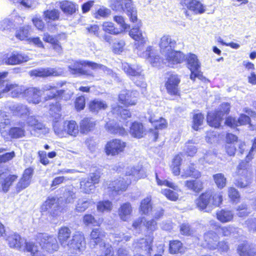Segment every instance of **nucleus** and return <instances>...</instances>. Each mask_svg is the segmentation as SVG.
Instances as JSON below:
<instances>
[{
    "label": "nucleus",
    "mask_w": 256,
    "mask_h": 256,
    "mask_svg": "<svg viewBox=\"0 0 256 256\" xmlns=\"http://www.w3.org/2000/svg\"><path fill=\"white\" fill-rule=\"evenodd\" d=\"M58 84H48L42 86V90L36 88L25 89L24 96L27 98L30 102L37 104L40 102V96L46 92V100L60 96L64 93L63 90H58Z\"/></svg>",
    "instance_id": "1"
},
{
    "label": "nucleus",
    "mask_w": 256,
    "mask_h": 256,
    "mask_svg": "<svg viewBox=\"0 0 256 256\" xmlns=\"http://www.w3.org/2000/svg\"><path fill=\"white\" fill-rule=\"evenodd\" d=\"M126 174L125 178H120V180H117L110 183L107 188V190L108 192H110V196L113 197L118 194L120 190L123 192L126 190L128 186L131 182V180L128 179V176H131L134 180L145 176L143 170L139 168L136 169L134 168H132L130 170H126Z\"/></svg>",
    "instance_id": "2"
},
{
    "label": "nucleus",
    "mask_w": 256,
    "mask_h": 256,
    "mask_svg": "<svg viewBox=\"0 0 256 256\" xmlns=\"http://www.w3.org/2000/svg\"><path fill=\"white\" fill-rule=\"evenodd\" d=\"M10 124V120L4 112H0V132L2 136L4 138H8L10 136L12 138H19L25 136L26 125L24 122H20L18 124L19 126H14L10 129H6Z\"/></svg>",
    "instance_id": "3"
},
{
    "label": "nucleus",
    "mask_w": 256,
    "mask_h": 256,
    "mask_svg": "<svg viewBox=\"0 0 256 256\" xmlns=\"http://www.w3.org/2000/svg\"><path fill=\"white\" fill-rule=\"evenodd\" d=\"M88 66L94 70L102 71L106 74H110L111 70L104 66L98 64L90 61L85 60H72V62L68 65V70L72 74L76 76L86 75L94 77L92 74L88 72L83 68V66Z\"/></svg>",
    "instance_id": "4"
},
{
    "label": "nucleus",
    "mask_w": 256,
    "mask_h": 256,
    "mask_svg": "<svg viewBox=\"0 0 256 256\" xmlns=\"http://www.w3.org/2000/svg\"><path fill=\"white\" fill-rule=\"evenodd\" d=\"M122 68L128 75L131 76L132 80L136 85L140 88L142 93L144 94L146 90L147 84L144 80V76L142 74L141 67L124 62L122 64Z\"/></svg>",
    "instance_id": "5"
},
{
    "label": "nucleus",
    "mask_w": 256,
    "mask_h": 256,
    "mask_svg": "<svg viewBox=\"0 0 256 256\" xmlns=\"http://www.w3.org/2000/svg\"><path fill=\"white\" fill-rule=\"evenodd\" d=\"M248 162L242 160L237 166L238 176L235 184L238 188H244L249 186L252 181V172L248 169Z\"/></svg>",
    "instance_id": "6"
},
{
    "label": "nucleus",
    "mask_w": 256,
    "mask_h": 256,
    "mask_svg": "<svg viewBox=\"0 0 256 256\" xmlns=\"http://www.w3.org/2000/svg\"><path fill=\"white\" fill-rule=\"evenodd\" d=\"M36 238L43 250L53 253L58 250L59 246L54 236L40 233L37 234Z\"/></svg>",
    "instance_id": "7"
},
{
    "label": "nucleus",
    "mask_w": 256,
    "mask_h": 256,
    "mask_svg": "<svg viewBox=\"0 0 256 256\" xmlns=\"http://www.w3.org/2000/svg\"><path fill=\"white\" fill-rule=\"evenodd\" d=\"M230 110L228 103L222 104L218 110L214 112H208L207 116V122L211 126L218 128L220 126V122L225 114H228Z\"/></svg>",
    "instance_id": "8"
},
{
    "label": "nucleus",
    "mask_w": 256,
    "mask_h": 256,
    "mask_svg": "<svg viewBox=\"0 0 256 256\" xmlns=\"http://www.w3.org/2000/svg\"><path fill=\"white\" fill-rule=\"evenodd\" d=\"M25 89V87L22 85H18L6 80L2 79L0 81V90H2L3 94L9 92V94L12 98L24 96Z\"/></svg>",
    "instance_id": "9"
},
{
    "label": "nucleus",
    "mask_w": 256,
    "mask_h": 256,
    "mask_svg": "<svg viewBox=\"0 0 256 256\" xmlns=\"http://www.w3.org/2000/svg\"><path fill=\"white\" fill-rule=\"evenodd\" d=\"M50 114L55 120L53 124L54 130L55 134L60 137H66V129L64 126V122L62 124L58 122V120L60 117V107L58 102L50 105Z\"/></svg>",
    "instance_id": "10"
},
{
    "label": "nucleus",
    "mask_w": 256,
    "mask_h": 256,
    "mask_svg": "<svg viewBox=\"0 0 256 256\" xmlns=\"http://www.w3.org/2000/svg\"><path fill=\"white\" fill-rule=\"evenodd\" d=\"M112 8L116 11L126 12L132 22L137 20L136 11L132 6L131 0H116Z\"/></svg>",
    "instance_id": "11"
},
{
    "label": "nucleus",
    "mask_w": 256,
    "mask_h": 256,
    "mask_svg": "<svg viewBox=\"0 0 256 256\" xmlns=\"http://www.w3.org/2000/svg\"><path fill=\"white\" fill-rule=\"evenodd\" d=\"M66 247L73 252H82L85 250L86 242L82 233L76 232L72 239L68 241Z\"/></svg>",
    "instance_id": "12"
},
{
    "label": "nucleus",
    "mask_w": 256,
    "mask_h": 256,
    "mask_svg": "<svg viewBox=\"0 0 256 256\" xmlns=\"http://www.w3.org/2000/svg\"><path fill=\"white\" fill-rule=\"evenodd\" d=\"M126 146L125 142L120 139H113L106 145V153L108 156H116L122 152Z\"/></svg>",
    "instance_id": "13"
},
{
    "label": "nucleus",
    "mask_w": 256,
    "mask_h": 256,
    "mask_svg": "<svg viewBox=\"0 0 256 256\" xmlns=\"http://www.w3.org/2000/svg\"><path fill=\"white\" fill-rule=\"evenodd\" d=\"M164 64L170 67L174 65L182 62L186 58V56L180 51H175L174 50L164 56Z\"/></svg>",
    "instance_id": "14"
},
{
    "label": "nucleus",
    "mask_w": 256,
    "mask_h": 256,
    "mask_svg": "<svg viewBox=\"0 0 256 256\" xmlns=\"http://www.w3.org/2000/svg\"><path fill=\"white\" fill-rule=\"evenodd\" d=\"M30 59L26 54L20 52L14 51L6 54L4 58V62L8 65H16L27 62Z\"/></svg>",
    "instance_id": "15"
},
{
    "label": "nucleus",
    "mask_w": 256,
    "mask_h": 256,
    "mask_svg": "<svg viewBox=\"0 0 256 256\" xmlns=\"http://www.w3.org/2000/svg\"><path fill=\"white\" fill-rule=\"evenodd\" d=\"M6 108L14 116L23 117L30 114V109L26 104L20 103L8 102Z\"/></svg>",
    "instance_id": "16"
},
{
    "label": "nucleus",
    "mask_w": 256,
    "mask_h": 256,
    "mask_svg": "<svg viewBox=\"0 0 256 256\" xmlns=\"http://www.w3.org/2000/svg\"><path fill=\"white\" fill-rule=\"evenodd\" d=\"M180 82V78L177 74H171L168 78L165 84L167 92L172 96L179 94L178 84Z\"/></svg>",
    "instance_id": "17"
},
{
    "label": "nucleus",
    "mask_w": 256,
    "mask_h": 256,
    "mask_svg": "<svg viewBox=\"0 0 256 256\" xmlns=\"http://www.w3.org/2000/svg\"><path fill=\"white\" fill-rule=\"evenodd\" d=\"M136 92L124 90L121 92L119 95V101L121 104L126 106H134L137 102Z\"/></svg>",
    "instance_id": "18"
},
{
    "label": "nucleus",
    "mask_w": 256,
    "mask_h": 256,
    "mask_svg": "<svg viewBox=\"0 0 256 256\" xmlns=\"http://www.w3.org/2000/svg\"><path fill=\"white\" fill-rule=\"evenodd\" d=\"M204 242L202 246L208 248L210 250H214L217 248L218 236L216 233L210 231L204 234Z\"/></svg>",
    "instance_id": "19"
},
{
    "label": "nucleus",
    "mask_w": 256,
    "mask_h": 256,
    "mask_svg": "<svg viewBox=\"0 0 256 256\" xmlns=\"http://www.w3.org/2000/svg\"><path fill=\"white\" fill-rule=\"evenodd\" d=\"M6 240L8 242V244L10 248L19 250H24L26 240L22 238L19 234L12 232L6 236Z\"/></svg>",
    "instance_id": "20"
},
{
    "label": "nucleus",
    "mask_w": 256,
    "mask_h": 256,
    "mask_svg": "<svg viewBox=\"0 0 256 256\" xmlns=\"http://www.w3.org/2000/svg\"><path fill=\"white\" fill-rule=\"evenodd\" d=\"M176 45V41L172 40L170 36L168 35L163 36L159 43L162 54L164 56L166 53L170 52L174 50Z\"/></svg>",
    "instance_id": "21"
},
{
    "label": "nucleus",
    "mask_w": 256,
    "mask_h": 256,
    "mask_svg": "<svg viewBox=\"0 0 256 256\" xmlns=\"http://www.w3.org/2000/svg\"><path fill=\"white\" fill-rule=\"evenodd\" d=\"M212 192H210L202 194L199 198L196 200V203L197 207L201 210L208 212L207 208L211 207V197Z\"/></svg>",
    "instance_id": "22"
},
{
    "label": "nucleus",
    "mask_w": 256,
    "mask_h": 256,
    "mask_svg": "<svg viewBox=\"0 0 256 256\" xmlns=\"http://www.w3.org/2000/svg\"><path fill=\"white\" fill-rule=\"evenodd\" d=\"M141 56L148 58V61L154 66H161V64L164 62L158 55H156L153 52V48L152 46H149L146 48V50L142 54L138 53Z\"/></svg>",
    "instance_id": "23"
},
{
    "label": "nucleus",
    "mask_w": 256,
    "mask_h": 256,
    "mask_svg": "<svg viewBox=\"0 0 256 256\" xmlns=\"http://www.w3.org/2000/svg\"><path fill=\"white\" fill-rule=\"evenodd\" d=\"M154 240V236L152 235H148L146 236V238H141L136 243L135 247L141 249L146 252V254H150L152 249V243Z\"/></svg>",
    "instance_id": "24"
},
{
    "label": "nucleus",
    "mask_w": 256,
    "mask_h": 256,
    "mask_svg": "<svg viewBox=\"0 0 256 256\" xmlns=\"http://www.w3.org/2000/svg\"><path fill=\"white\" fill-rule=\"evenodd\" d=\"M250 122V118L244 114H241L238 120L231 116L226 118L225 124L231 128H236L239 126L246 125Z\"/></svg>",
    "instance_id": "25"
},
{
    "label": "nucleus",
    "mask_w": 256,
    "mask_h": 256,
    "mask_svg": "<svg viewBox=\"0 0 256 256\" xmlns=\"http://www.w3.org/2000/svg\"><path fill=\"white\" fill-rule=\"evenodd\" d=\"M132 212V208L128 202L122 204L118 210V216L124 222H127L130 219Z\"/></svg>",
    "instance_id": "26"
},
{
    "label": "nucleus",
    "mask_w": 256,
    "mask_h": 256,
    "mask_svg": "<svg viewBox=\"0 0 256 256\" xmlns=\"http://www.w3.org/2000/svg\"><path fill=\"white\" fill-rule=\"evenodd\" d=\"M90 246L94 248L96 245L103 242L102 238L105 237V232L102 231L99 228H96L92 230L90 234Z\"/></svg>",
    "instance_id": "27"
},
{
    "label": "nucleus",
    "mask_w": 256,
    "mask_h": 256,
    "mask_svg": "<svg viewBox=\"0 0 256 256\" xmlns=\"http://www.w3.org/2000/svg\"><path fill=\"white\" fill-rule=\"evenodd\" d=\"M72 231L70 228L66 226L61 227L58 233V238L62 246L66 248L68 240L70 238Z\"/></svg>",
    "instance_id": "28"
},
{
    "label": "nucleus",
    "mask_w": 256,
    "mask_h": 256,
    "mask_svg": "<svg viewBox=\"0 0 256 256\" xmlns=\"http://www.w3.org/2000/svg\"><path fill=\"white\" fill-rule=\"evenodd\" d=\"M130 134L134 138H140L146 134V130L140 122H134L130 128Z\"/></svg>",
    "instance_id": "29"
},
{
    "label": "nucleus",
    "mask_w": 256,
    "mask_h": 256,
    "mask_svg": "<svg viewBox=\"0 0 256 256\" xmlns=\"http://www.w3.org/2000/svg\"><path fill=\"white\" fill-rule=\"evenodd\" d=\"M129 34L132 38L141 44H144L147 41L148 38L146 33L142 32L138 26L132 28L129 32Z\"/></svg>",
    "instance_id": "30"
},
{
    "label": "nucleus",
    "mask_w": 256,
    "mask_h": 256,
    "mask_svg": "<svg viewBox=\"0 0 256 256\" xmlns=\"http://www.w3.org/2000/svg\"><path fill=\"white\" fill-rule=\"evenodd\" d=\"M18 176L16 175H8L6 173L0 174V180L2 183V190L4 192H7L10 186L16 180Z\"/></svg>",
    "instance_id": "31"
},
{
    "label": "nucleus",
    "mask_w": 256,
    "mask_h": 256,
    "mask_svg": "<svg viewBox=\"0 0 256 256\" xmlns=\"http://www.w3.org/2000/svg\"><path fill=\"white\" fill-rule=\"evenodd\" d=\"M56 4H58L62 10L66 14H72L78 10V6L71 2L64 0L57 2Z\"/></svg>",
    "instance_id": "32"
},
{
    "label": "nucleus",
    "mask_w": 256,
    "mask_h": 256,
    "mask_svg": "<svg viewBox=\"0 0 256 256\" xmlns=\"http://www.w3.org/2000/svg\"><path fill=\"white\" fill-rule=\"evenodd\" d=\"M234 216V214L233 212L226 208L222 209L216 212L217 219L222 223L232 221Z\"/></svg>",
    "instance_id": "33"
},
{
    "label": "nucleus",
    "mask_w": 256,
    "mask_h": 256,
    "mask_svg": "<svg viewBox=\"0 0 256 256\" xmlns=\"http://www.w3.org/2000/svg\"><path fill=\"white\" fill-rule=\"evenodd\" d=\"M187 190L198 193L203 189V182L200 180H188L184 182Z\"/></svg>",
    "instance_id": "34"
},
{
    "label": "nucleus",
    "mask_w": 256,
    "mask_h": 256,
    "mask_svg": "<svg viewBox=\"0 0 256 256\" xmlns=\"http://www.w3.org/2000/svg\"><path fill=\"white\" fill-rule=\"evenodd\" d=\"M188 9L192 12L194 14H202L204 12V6L197 0H192L186 4Z\"/></svg>",
    "instance_id": "35"
},
{
    "label": "nucleus",
    "mask_w": 256,
    "mask_h": 256,
    "mask_svg": "<svg viewBox=\"0 0 256 256\" xmlns=\"http://www.w3.org/2000/svg\"><path fill=\"white\" fill-rule=\"evenodd\" d=\"M89 108L93 112H98L100 110H104L108 107L106 102L99 98L92 100L89 104Z\"/></svg>",
    "instance_id": "36"
},
{
    "label": "nucleus",
    "mask_w": 256,
    "mask_h": 256,
    "mask_svg": "<svg viewBox=\"0 0 256 256\" xmlns=\"http://www.w3.org/2000/svg\"><path fill=\"white\" fill-rule=\"evenodd\" d=\"M64 126L66 129V137L68 136H76L78 134V126L76 122L74 120L64 122Z\"/></svg>",
    "instance_id": "37"
},
{
    "label": "nucleus",
    "mask_w": 256,
    "mask_h": 256,
    "mask_svg": "<svg viewBox=\"0 0 256 256\" xmlns=\"http://www.w3.org/2000/svg\"><path fill=\"white\" fill-rule=\"evenodd\" d=\"M94 204V202L92 200L86 198H79L76 202L75 210L78 212H82Z\"/></svg>",
    "instance_id": "38"
},
{
    "label": "nucleus",
    "mask_w": 256,
    "mask_h": 256,
    "mask_svg": "<svg viewBox=\"0 0 256 256\" xmlns=\"http://www.w3.org/2000/svg\"><path fill=\"white\" fill-rule=\"evenodd\" d=\"M24 250L30 252L32 256H45L43 252L40 250L38 246L32 242H26Z\"/></svg>",
    "instance_id": "39"
},
{
    "label": "nucleus",
    "mask_w": 256,
    "mask_h": 256,
    "mask_svg": "<svg viewBox=\"0 0 256 256\" xmlns=\"http://www.w3.org/2000/svg\"><path fill=\"white\" fill-rule=\"evenodd\" d=\"M186 60L187 66L190 70H200V63L196 54H190L186 56Z\"/></svg>",
    "instance_id": "40"
},
{
    "label": "nucleus",
    "mask_w": 256,
    "mask_h": 256,
    "mask_svg": "<svg viewBox=\"0 0 256 256\" xmlns=\"http://www.w3.org/2000/svg\"><path fill=\"white\" fill-rule=\"evenodd\" d=\"M200 172L196 170L193 165L184 168L181 175L182 178L192 177L196 179L200 178Z\"/></svg>",
    "instance_id": "41"
},
{
    "label": "nucleus",
    "mask_w": 256,
    "mask_h": 256,
    "mask_svg": "<svg viewBox=\"0 0 256 256\" xmlns=\"http://www.w3.org/2000/svg\"><path fill=\"white\" fill-rule=\"evenodd\" d=\"M31 74L36 76L46 77L50 76H57L58 72L52 68H40L32 71Z\"/></svg>",
    "instance_id": "42"
},
{
    "label": "nucleus",
    "mask_w": 256,
    "mask_h": 256,
    "mask_svg": "<svg viewBox=\"0 0 256 256\" xmlns=\"http://www.w3.org/2000/svg\"><path fill=\"white\" fill-rule=\"evenodd\" d=\"M151 197L148 196L141 202L140 212L142 214L150 215L153 208L151 204Z\"/></svg>",
    "instance_id": "43"
},
{
    "label": "nucleus",
    "mask_w": 256,
    "mask_h": 256,
    "mask_svg": "<svg viewBox=\"0 0 256 256\" xmlns=\"http://www.w3.org/2000/svg\"><path fill=\"white\" fill-rule=\"evenodd\" d=\"M106 128L108 132L113 134H118L123 136L126 134L124 128L118 125L114 124L113 122H107L106 124Z\"/></svg>",
    "instance_id": "44"
},
{
    "label": "nucleus",
    "mask_w": 256,
    "mask_h": 256,
    "mask_svg": "<svg viewBox=\"0 0 256 256\" xmlns=\"http://www.w3.org/2000/svg\"><path fill=\"white\" fill-rule=\"evenodd\" d=\"M110 238L114 242L117 244L122 242L124 243L129 241L131 238V236L128 234H125L122 232H116L110 234Z\"/></svg>",
    "instance_id": "45"
},
{
    "label": "nucleus",
    "mask_w": 256,
    "mask_h": 256,
    "mask_svg": "<svg viewBox=\"0 0 256 256\" xmlns=\"http://www.w3.org/2000/svg\"><path fill=\"white\" fill-rule=\"evenodd\" d=\"M28 124L33 128L34 130H42V132H47L46 128L44 126L33 116H28L27 120Z\"/></svg>",
    "instance_id": "46"
},
{
    "label": "nucleus",
    "mask_w": 256,
    "mask_h": 256,
    "mask_svg": "<svg viewBox=\"0 0 256 256\" xmlns=\"http://www.w3.org/2000/svg\"><path fill=\"white\" fill-rule=\"evenodd\" d=\"M44 20L48 22L50 20H56L60 17V12L55 8L52 10L48 9L43 12Z\"/></svg>",
    "instance_id": "47"
},
{
    "label": "nucleus",
    "mask_w": 256,
    "mask_h": 256,
    "mask_svg": "<svg viewBox=\"0 0 256 256\" xmlns=\"http://www.w3.org/2000/svg\"><path fill=\"white\" fill-rule=\"evenodd\" d=\"M237 250L240 256H256V252L247 244L238 245Z\"/></svg>",
    "instance_id": "48"
},
{
    "label": "nucleus",
    "mask_w": 256,
    "mask_h": 256,
    "mask_svg": "<svg viewBox=\"0 0 256 256\" xmlns=\"http://www.w3.org/2000/svg\"><path fill=\"white\" fill-rule=\"evenodd\" d=\"M238 229L232 225L220 227L218 232L224 236H234L238 232Z\"/></svg>",
    "instance_id": "49"
},
{
    "label": "nucleus",
    "mask_w": 256,
    "mask_h": 256,
    "mask_svg": "<svg viewBox=\"0 0 256 256\" xmlns=\"http://www.w3.org/2000/svg\"><path fill=\"white\" fill-rule=\"evenodd\" d=\"M149 122L154 126L156 130H162L166 127V122L165 119L162 118H156L155 116H150L148 118Z\"/></svg>",
    "instance_id": "50"
},
{
    "label": "nucleus",
    "mask_w": 256,
    "mask_h": 256,
    "mask_svg": "<svg viewBox=\"0 0 256 256\" xmlns=\"http://www.w3.org/2000/svg\"><path fill=\"white\" fill-rule=\"evenodd\" d=\"M102 26L104 31L112 34H118L122 31V29L115 28L114 24L110 22H104Z\"/></svg>",
    "instance_id": "51"
},
{
    "label": "nucleus",
    "mask_w": 256,
    "mask_h": 256,
    "mask_svg": "<svg viewBox=\"0 0 256 256\" xmlns=\"http://www.w3.org/2000/svg\"><path fill=\"white\" fill-rule=\"evenodd\" d=\"M80 189L86 194L92 192L95 189V186L90 181L89 178H85L80 182Z\"/></svg>",
    "instance_id": "52"
},
{
    "label": "nucleus",
    "mask_w": 256,
    "mask_h": 256,
    "mask_svg": "<svg viewBox=\"0 0 256 256\" xmlns=\"http://www.w3.org/2000/svg\"><path fill=\"white\" fill-rule=\"evenodd\" d=\"M58 206V200L54 196H49L41 206L43 212L48 210L50 208H55Z\"/></svg>",
    "instance_id": "53"
},
{
    "label": "nucleus",
    "mask_w": 256,
    "mask_h": 256,
    "mask_svg": "<svg viewBox=\"0 0 256 256\" xmlns=\"http://www.w3.org/2000/svg\"><path fill=\"white\" fill-rule=\"evenodd\" d=\"M102 220L100 219L96 220L90 214H85L83 217V222L87 226H99L102 224Z\"/></svg>",
    "instance_id": "54"
},
{
    "label": "nucleus",
    "mask_w": 256,
    "mask_h": 256,
    "mask_svg": "<svg viewBox=\"0 0 256 256\" xmlns=\"http://www.w3.org/2000/svg\"><path fill=\"white\" fill-rule=\"evenodd\" d=\"M94 126V122L92 119L88 118H84L80 123V128L84 132L92 130Z\"/></svg>",
    "instance_id": "55"
},
{
    "label": "nucleus",
    "mask_w": 256,
    "mask_h": 256,
    "mask_svg": "<svg viewBox=\"0 0 256 256\" xmlns=\"http://www.w3.org/2000/svg\"><path fill=\"white\" fill-rule=\"evenodd\" d=\"M30 27L28 26L20 28L16 34V37L20 40H28Z\"/></svg>",
    "instance_id": "56"
},
{
    "label": "nucleus",
    "mask_w": 256,
    "mask_h": 256,
    "mask_svg": "<svg viewBox=\"0 0 256 256\" xmlns=\"http://www.w3.org/2000/svg\"><path fill=\"white\" fill-rule=\"evenodd\" d=\"M112 208V204L109 200H104L98 202L97 210L100 212H110Z\"/></svg>",
    "instance_id": "57"
},
{
    "label": "nucleus",
    "mask_w": 256,
    "mask_h": 256,
    "mask_svg": "<svg viewBox=\"0 0 256 256\" xmlns=\"http://www.w3.org/2000/svg\"><path fill=\"white\" fill-rule=\"evenodd\" d=\"M145 222L144 217H139L134 220L132 222V230L137 233H140L142 231V228L144 226V222Z\"/></svg>",
    "instance_id": "58"
},
{
    "label": "nucleus",
    "mask_w": 256,
    "mask_h": 256,
    "mask_svg": "<svg viewBox=\"0 0 256 256\" xmlns=\"http://www.w3.org/2000/svg\"><path fill=\"white\" fill-rule=\"evenodd\" d=\"M144 226H145L147 232L149 233L148 235L153 236V232H154L158 228L157 222L154 220L146 221L144 222Z\"/></svg>",
    "instance_id": "59"
},
{
    "label": "nucleus",
    "mask_w": 256,
    "mask_h": 256,
    "mask_svg": "<svg viewBox=\"0 0 256 256\" xmlns=\"http://www.w3.org/2000/svg\"><path fill=\"white\" fill-rule=\"evenodd\" d=\"M213 178L218 187L222 188L226 184V178L222 173L216 174L213 176Z\"/></svg>",
    "instance_id": "60"
},
{
    "label": "nucleus",
    "mask_w": 256,
    "mask_h": 256,
    "mask_svg": "<svg viewBox=\"0 0 256 256\" xmlns=\"http://www.w3.org/2000/svg\"><path fill=\"white\" fill-rule=\"evenodd\" d=\"M100 255L104 256H112V247L108 244H106L104 242L98 244Z\"/></svg>",
    "instance_id": "61"
},
{
    "label": "nucleus",
    "mask_w": 256,
    "mask_h": 256,
    "mask_svg": "<svg viewBox=\"0 0 256 256\" xmlns=\"http://www.w3.org/2000/svg\"><path fill=\"white\" fill-rule=\"evenodd\" d=\"M182 250V243L178 240H173L170 243V251L171 254L181 252Z\"/></svg>",
    "instance_id": "62"
},
{
    "label": "nucleus",
    "mask_w": 256,
    "mask_h": 256,
    "mask_svg": "<svg viewBox=\"0 0 256 256\" xmlns=\"http://www.w3.org/2000/svg\"><path fill=\"white\" fill-rule=\"evenodd\" d=\"M111 11L110 9L104 6L100 7L94 14L95 18L100 19V18H106L110 14Z\"/></svg>",
    "instance_id": "63"
},
{
    "label": "nucleus",
    "mask_w": 256,
    "mask_h": 256,
    "mask_svg": "<svg viewBox=\"0 0 256 256\" xmlns=\"http://www.w3.org/2000/svg\"><path fill=\"white\" fill-rule=\"evenodd\" d=\"M204 116L200 114H196L193 116V128L198 130L200 126L204 121Z\"/></svg>",
    "instance_id": "64"
}]
</instances>
